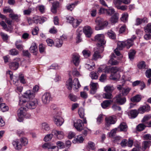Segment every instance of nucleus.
Listing matches in <instances>:
<instances>
[{
	"instance_id": "nucleus-1",
	"label": "nucleus",
	"mask_w": 151,
	"mask_h": 151,
	"mask_svg": "<svg viewBox=\"0 0 151 151\" xmlns=\"http://www.w3.org/2000/svg\"><path fill=\"white\" fill-rule=\"evenodd\" d=\"M19 104L20 105L24 106L28 109H33L36 108L38 104V101L35 99L28 101L23 99H20Z\"/></svg>"
},
{
	"instance_id": "nucleus-2",
	"label": "nucleus",
	"mask_w": 151,
	"mask_h": 151,
	"mask_svg": "<svg viewBox=\"0 0 151 151\" xmlns=\"http://www.w3.org/2000/svg\"><path fill=\"white\" fill-rule=\"evenodd\" d=\"M17 115L18 117L17 120L20 122H22L24 118L29 119L31 117V114L27 113L26 109L22 107H21L18 109Z\"/></svg>"
},
{
	"instance_id": "nucleus-3",
	"label": "nucleus",
	"mask_w": 151,
	"mask_h": 151,
	"mask_svg": "<svg viewBox=\"0 0 151 151\" xmlns=\"http://www.w3.org/2000/svg\"><path fill=\"white\" fill-rule=\"evenodd\" d=\"M95 22L96 24L95 28L96 30L103 29L108 24V22L107 21H104L103 19L99 17L97 18Z\"/></svg>"
},
{
	"instance_id": "nucleus-4",
	"label": "nucleus",
	"mask_w": 151,
	"mask_h": 151,
	"mask_svg": "<svg viewBox=\"0 0 151 151\" xmlns=\"http://www.w3.org/2000/svg\"><path fill=\"white\" fill-rule=\"evenodd\" d=\"M105 37L102 34H99L95 37V41L97 42V44L98 47H101L102 50L101 52L104 50L103 45L106 43V41L104 39Z\"/></svg>"
},
{
	"instance_id": "nucleus-5",
	"label": "nucleus",
	"mask_w": 151,
	"mask_h": 151,
	"mask_svg": "<svg viewBox=\"0 0 151 151\" xmlns=\"http://www.w3.org/2000/svg\"><path fill=\"white\" fill-rule=\"evenodd\" d=\"M105 127L107 129V128L111 124H114L116 121V119L114 116H110L106 117L105 119Z\"/></svg>"
},
{
	"instance_id": "nucleus-6",
	"label": "nucleus",
	"mask_w": 151,
	"mask_h": 151,
	"mask_svg": "<svg viewBox=\"0 0 151 151\" xmlns=\"http://www.w3.org/2000/svg\"><path fill=\"white\" fill-rule=\"evenodd\" d=\"M52 99L50 94L49 93L46 92L42 96V101L43 104L46 105L50 102Z\"/></svg>"
},
{
	"instance_id": "nucleus-7",
	"label": "nucleus",
	"mask_w": 151,
	"mask_h": 151,
	"mask_svg": "<svg viewBox=\"0 0 151 151\" xmlns=\"http://www.w3.org/2000/svg\"><path fill=\"white\" fill-rule=\"evenodd\" d=\"M14 61L9 63V67L11 69L15 70L17 69L19 67L20 59L19 58H17L14 59Z\"/></svg>"
},
{
	"instance_id": "nucleus-8",
	"label": "nucleus",
	"mask_w": 151,
	"mask_h": 151,
	"mask_svg": "<svg viewBox=\"0 0 151 151\" xmlns=\"http://www.w3.org/2000/svg\"><path fill=\"white\" fill-rule=\"evenodd\" d=\"M74 126L77 130L79 132H81L83 130L84 127L82 121L80 119L77 120L74 122Z\"/></svg>"
},
{
	"instance_id": "nucleus-9",
	"label": "nucleus",
	"mask_w": 151,
	"mask_h": 151,
	"mask_svg": "<svg viewBox=\"0 0 151 151\" xmlns=\"http://www.w3.org/2000/svg\"><path fill=\"white\" fill-rule=\"evenodd\" d=\"M34 97V95L32 91L31 90H28L24 93L23 95L20 99H23L26 100V99H29Z\"/></svg>"
},
{
	"instance_id": "nucleus-10",
	"label": "nucleus",
	"mask_w": 151,
	"mask_h": 151,
	"mask_svg": "<svg viewBox=\"0 0 151 151\" xmlns=\"http://www.w3.org/2000/svg\"><path fill=\"white\" fill-rule=\"evenodd\" d=\"M117 88L122 92V94L123 96H126L131 90L130 88H123L122 86L119 85L117 86Z\"/></svg>"
},
{
	"instance_id": "nucleus-11",
	"label": "nucleus",
	"mask_w": 151,
	"mask_h": 151,
	"mask_svg": "<svg viewBox=\"0 0 151 151\" xmlns=\"http://www.w3.org/2000/svg\"><path fill=\"white\" fill-rule=\"evenodd\" d=\"M54 123L58 126H60L63 124L64 120L60 116L56 115L53 117Z\"/></svg>"
},
{
	"instance_id": "nucleus-12",
	"label": "nucleus",
	"mask_w": 151,
	"mask_h": 151,
	"mask_svg": "<svg viewBox=\"0 0 151 151\" xmlns=\"http://www.w3.org/2000/svg\"><path fill=\"white\" fill-rule=\"evenodd\" d=\"M116 100L115 101L121 105L124 104L126 101V99L124 97H122L121 94L114 97L113 100Z\"/></svg>"
},
{
	"instance_id": "nucleus-13",
	"label": "nucleus",
	"mask_w": 151,
	"mask_h": 151,
	"mask_svg": "<svg viewBox=\"0 0 151 151\" xmlns=\"http://www.w3.org/2000/svg\"><path fill=\"white\" fill-rule=\"evenodd\" d=\"M52 133L59 139H62L64 136V133L62 131L54 129L52 130Z\"/></svg>"
},
{
	"instance_id": "nucleus-14",
	"label": "nucleus",
	"mask_w": 151,
	"mask_h": 151,
	"mask_svg": "<svg viewBox=\"0 0 151 151\" xmlns=\"http://www.w3.org/2000/svg\"><path fill=\"white\" fill-rule=\"evenodd\" d=\"M7 75L9 74L10 75V78L11 81H12L13 84L16 86L19 85L18 84V78H19L16 76H13L12 75V72L11 71H8L7 72Z\"/></svg>"
},
{
	"instance_id": "nucleus-15",
	"label": "nucleus",
	"mask_w": 151,
	"mask_h": 151,
	"mask_svg": "<svg viewBox=\"0 0 151 151\" xmlns=\"http://www.w3.org/2000/svg\"><path fill=\"white\" fill-rule=\"evenodd\" d=\"M83 32L87 37H91L92 31L91 27L88 26H86L83 28Z\"/></svg>"
},
{
	"instance_id": "nucleus-16",
	"label": "nucleus",
	"mask_w": 151,
	"mask_h": 151,
	"mask_svg": "<svg viewBox=\"0 0 151 151\" xmlns=\"http://www.w3.org/2000/svg\"><path fill=\"white\" fill-rule=\"evenodd\" d=\"M90 85L91 88L90 93L92 94H94L98 88V84L97 83H93L92 82H91Z\"/></svg>"
},
{
	"instance_id": "nucleus-17",
	"label": "nucleus",
	"mask_w": 151,
	"mask_h": 151,
	"mask_svg": "<svg viewBox=\"0 0 151 151\" xmlns=\"http://www.w3.org/2000/svg\"><path fill=\"white\" fill-rule=\"evenodd\" d=\"M80 56L78 54H75L73 55L72 57V62L75 65H78L80 62Z\"/></svg>"
},
{
	"instance_id": "nucleus-18",
	"label": "nucleus",
	"mask_w": 151,
	"mask_h": 151,
	"mask_svg": "<svg viewBox=\"0 0 151 151\" xmlns=\"http://www.w3.org/2000/svg\"><path fill=\"white\" fill-rule=\"evenodd\" d=\"M41 129L44 133L48 131L50 129L49 124L46 122L42 123L41 124Z\"/></svg>"
},
{
	"instance_id": "nucleus-19",
	"label": "nucleus",
	"mask_w": 151,
	"mask_h": 151,
	"mask_svg": "<svg viewBox=\"0 0 151 151\" xmlns=\"http://www.w3.org/2000/svg\"><path fill=\"white\" fill-rule=\"evenodd\" d=\"M150 109V106L147 104L140 107L138 109V112L141 114H143L145 111H149Z\"/></svg>"
},
{
	"instance_id": "nucleus-20",
	"label": "nucleus",
	"mask_w": 151,
	"mask_h": 151,
	"mask_svg": "<svg viewBox=\"0 0 151 151\" xmlns=\"http://www.w3.org/2000/svg\"><path fill=\"white\" fill-rule=\"evenodd\" d=\"M12 144L16 150H20L22 147V145L20 143V140H19L17 139L13 141L12 142Z\"/></svg>"
},
{
	"instance_id": "nucleus-21",
	"label": "nucleus",
	"mask_w": 151,
	"mask_h": 151,
	"mask_svg": "<svg viewBox=\"0 0 151 151\" xmlns=\"http://www.w3.org/2000/svg\"><path fill=\"white\" fill-rule=\"evenodd\" d=\"M138 114V111L136 110H132L128 113L129 117L132 119L136 118Z\"/></svg>"
},
{
	"instance_id": "nucleus-22",
	"label": "nucleus",
	"mask_w": 151,
	"mask_h": 151,
	"mask_svg": "<svg viewBox=\"0 0 151 151\" xmlns=\"http://www.w3.org/2000/svg\"><path fill=\"white\" fill-rule=\"evenodd\" d=\"M151 141H143L142 144V149L143 151H145L146 149L149 148L151 145Z\"/></svg>"
},
{
	"instance_id": "nucleus-23",
	"label": "nucleus",
	"mask_w": 151,
	"mask_h": 151,
	"mask_svg": "<svg viewBox=\"0 0 151 151\" xmlns=\"http://www.w3.org/2000/svg\"><path fill=\"white\" fill-rule=\"evenodd\" d=\"M81 85L78 78H75L73 81V87L75 90L78 89L80 87Z\"/></svg>"
},
{
	"instance_id": "nucleus-24",
	"label": "nucleus",
	"mask_w": 151,
	"mask_h": 151,
	"mask_svg": "<svg viewBox=\"0 0 151 151\" xmlns=\"http://www.w3.org/2000/svg\"><path fill=\"white\" fill-rule=\"evenodd\" d=\"M84 138L83 136L81 135L78 136L77 137L74 139L73 141V142L74 143H82L83 142L84 140Z\"/></svg>"
},
{
	"instance_id": "nucleus-25",
	"label": "nucleus",
	"mask_w": 151,
	"mask_h": 151,
	"mask_svg": "<svg viewBox=\"0 0 151 151\" xmlns=\"http://www.w3.org/2000/svg\"><path fill=\"white\" fill-rule=\"evenodd\" d=\"M111 57L112 58L108 61V63L111 65H116L118 64L119 62L113 58L115 57V55L114 53L112 54Z\"/></svg>"
},
{
	"instance_id": "nucleus-26",
	"label": "nucleus",
	"mask_w": 151,
	"mask_h": 151,
	"mask_svg": "<svg viewBox=\"0 0 151 151\" xmlns=\"http://www.w3.org/2000/svg\"><path fill=\"white\" fill-rule=\"evenodd\" d=\"M119 17L116 14H114L111 16L110 19L111 22L113 24L117 23Z\"/></svg>"
},
{
	"instance_id": "nucleus-27",
	"label": "nucleus",
	"mask_w": 151,
	"mask_h": 151,
	"mask_svg": "<svg viewBox=\"0 0 151 151\" xmlns=\"http://www.w3.org/2000/svg\"><path fill=\"white\" fill-rule=\"evenodd\" d=\"M147 19L146 17H144L142 19L137 18L136 19L135 24L136 25H138L142 23H147Z\"/></svg>"
},
{
	"instance_id": "nucleus-28",
	"label": "nucleus",
	"mask_w": 151,
	"mask_h": 151,
	"mask_svg": "<svg viewBox=\"0 0 151 151\" xmlns=\"http://www.w3.org/2000/svg\"><path fill=\"white\" fill-rule=\"evenodd\" d=\"M82 28L80 27L77 30L76 34L77 35V42H79L81 41V36L82 33Z\"/></svg>"
},
{
	"instance_id": "nucleus-29",
	"label": "nucleus",
	"mask_w": 151,
	"mask_h": 151,
	"mask_svg": "<svg viewBox=\"0 0 151 151\" xmlns=\"http://www.w3.org/2000/svg\"><path fill=\"white\" fill-rule=\"evenodd\" d=\"M113 101L111 100H105L101 103L102 107L104 109H106L108 107Z\"/></svg>"
},
{
	"instance_id": "nucleus-30",
	"label": "nucleus",
	"mask_w": 151,
	"mask_h": 151,
	"mask_svg": "<svg viewBox=\"0 0 151 151\" xmlns=\"http://www.w3.org/2000/svg\"><path fill=\"white\" fill-rule=\"evenodd\" d=\"M63 43V41L60 39H56L54 42L55 45L57 47H61Z\"/></svg>"
},
{
	"instance_id": "nucleus-31",
	"label": "nucleus",
	"mask_w": 151,
	"mask_h": 151,
	"mask_svg": "<svg viewBox=\"0 0 151 151\" xmlns=\"http://www.w3.org/2000/svg\"><path fill=\"white\" fill-rule=\"evenodd\" d=\"M127 126L126 124L124 122L121 123L118 127V129H119L120 131H126L127 130Z\"/></svg>"
},
{
	"instance_id": "nucleus-32",
	"label": "nucleus",
	"mask_w": 151,
	"mask_h": 151,
	"mask_svg": "<svg viewBox=\"0 0 151 151\" xmlns=\"http://www.w3.org/2000/svg\"><path fill=\"white\" fill-rule=\"evenodd\" d=\"M66 87L69 90H70L72 89L73 87L72 79L71 78H69L67 81L66 83Z\"/></svg>"
},
{
	"instance_id": "nucleus-33",
	"label": "nucleus",
	"mask_w": 151,
	"mask_h": 151,
	"mask_svg": "<svg viewBox=\"0 0 151 151\" xmlns=\"http://www.w3.org/2000/svg\"><path fill=\"white\" fill-rule=\"evenodd\" d=\"M72 24L74 27H76L82 22V20L81 19H74L73 21Z\"/></svg>"
},
{
	"instance_id": "nucleus-34",
	"label": "nucleus",
	"mask_w": 151,
	"mask_h": 151,
	"mask_svg": "<svg viewBox=\"0 0 151 151\" xmlns=\"http://www.w3.org/2000/svg\"><path fill=\"white\" fill-rule=\"evenodd\" d=\"M100 48H99V49H100L98 50V51H99H99H96L95 52L94 54H93V59L95 60H96L98 58H101V55L99 54V53L100 52H101V51L102 49L101 47ZM102 52L103 51L101 52Z\"/></svg>"
},
{
	"instance_id": "nucleus-35",
	"label": "nucleus",
	"mask_w": 151,
	"mask_h": 151,
	"mask_svg": "<svg viewBox=\"0 0 151 151\" xmlns=\"http://www.w3.org/2000/svg\"><path fill=\"white\" fill-rule=\"evenodd\" d=\"M29 50L31 52L36 54L37 51V46L35 43H33L29 48Z\"/></svg>"
},
{
	"instance_id": "nucleus-36",
	"label": "nucleus",
	"mask_w": 151,
	"mask_h": 151,
	"mask_svg": "<svg viewBox=\"0 0 151 151\" xmlns=\"http://www.w3.org/2000/svg\"><path fill=\"white\" fill-rule=\"evenodd\" d=\"M9 110V107L5 103L0 104V110L3 112L7 111Z\"/></svg>"
},
{
	"instance_id": "nucleus-37",
	"label": "nucleus",
	"mask_w": 151,
	"mask_h": 151,
	"mask_svg": "<svg viewBox=\"0 0 151 151\" xmlns=\"http://www.w3.org/2000/svg\"><path fill=\"white\" fill-rule=\"evenodd\" d=\"M141 99V95L137 94L132 98L131 100L132 102H139Z\"/></svg>"
},
{
	"instance_id": "nucleus-38",
	"label": "nucleus",
	"mask_w": 151,
	"mask_h": 151,
	"mask_svg": "<svg viewBox=\"0 0 151 151\" xmlns=\"http://www.w3.org/2000/svg\"><path fill=\"white\" fill-rule=\"evenodd\" d=\"M126 47L127 48H129L133 44V40L132 39H128L127 40L124 41Z\"/></svg>"
},
{
	"instance_id": "nucleus-39",
	"label": "nucleus",
	"mask_w": 151,
	"mask_h": 151,
	"mask_svg": "<svg viewBox=\"0 0 151 151\" xmlns=\"http://www.w3.org/2000/svg\"><path fill=\"white\" fill-rule=\"evenodd\" d=\"M136 51L134 50H130L129 52V57L130 60H132L134 58L135 54H136Z\"/></svg>"
},
{
	"instance_id": "nucleus-40",
	"label": "nucleus",
	"mask_w": 151,
	"mask_h": 151,
	"mask_svg": "<svg viewBox=\"0 0 151 151\" xmlns=\"http://www.w3.org/2000/svg\"><path fill=\"white\" fill-rule=\"evenodd\" d=\"M78 2H79L78 1H75L74 3L69 4L67 6V9L68 10L72 11L74 8L75 6L77 5Z\"/></svg>"
},
{
	"instance_id": "nucleus-41",
	"label": "nucleus",
	"mask_w": 151,
	"mask_h": 151,
	"mask_svg": "<svg viewBox=\"0 0 151 151\" xmlns=\"http://www.w3.org/2000/svg\"><path fill=\"white\" fill-rule=\"evenodd\" d=\"M117 48L119 50H122L126 47L124 41H118L117 43Z\"/></svg>"
},
{
	"instance_id": "nucleus-42",
	"label": "nucleus",
	"mask_w": 151,
	"mask_h": 151,
	"mask_svg": "<svg viewBox=\"0 0 151 151\" xmlns=\"http://www.w3.org/2000/svg\"><path fill=\"white\" fill-rule=\"evenodd\" d=\"M104 90L106 92L111 93L114 90V87L112 86L107 85L104 87Z\"/></svg>"
},
{
	"instance_id": "nucleus-43",
	"label": "nucleus",
	"mask_w": 151,
	"mask_h": 151,
	"mask_svg": "<svg viewBox=\"0 0 151 151\" xmlns=\"http://www.w3.org/2000/svg\"><path fill=\"white\" fill-rule=\"evenodd\" d=\"M120 77V75L119 73L116 74V75H111L110 76V79L114 81H117L119 80Z\"/></svg>"
},
{
	"instance_id": "nucleus-44",
	"label": "nucleus",
	"mask_w": 151,
	"mask_h": 151,
	"mask_svg": "<svg viewBox=\"0 0 151 151\" xmlns=\"http://www.w3.org/2000/svg\"><path fill=\"white\" fill-rule=\"evenodd\" d=\"M78 113L81 118H83L84 115V110L82 107L78 109Z\"/></svg>"
},
{
	"instance_id": "nucleus-45",
	"label": "nucleus",
	"mask_w": 151,
	"mask_h": 151,
	"mask_svg": "<svg viewBox=\"0 0 151 151\" xmlns=\"http://www.w3.org/2000/svg\"><path fill=\"white\" fill-rule=\"evenodd\" d=\"M68 97L71 101L76 102L78 100L77 97L72 93H70L68 96Z\"/></svg>"
},
{
	"instance_id": "nucleus-46",
	"label": "nucleus",
	"mask_w": 151,
	"mask_h": 151,
	"mask_svg": "<svg viewBox=\"0 0 151 151\" xmlns=\"http://www.w3.org/2000/svg\"><path fill=\"white\" fill-rule=\"evenodd\" d=\"M146 64L144 61H141L139 62L137 65L138 68L140 69H143L145 68Z\"/></svg>"
},
{
	"instance_id": "nucleus-47",
	"label": "nucleus",
	"mask_w": 151,
	"mask_h": 151,
	"mask_svg": "<svg viewBox=\"0 0 151 151\" xmlns=\"http://www.w3.org/2000/svg\"><path fill=\"white\" fill-rule=\"evenodd\" d=\"M114 12L115 11L114 9L109 7L108 9H106V14L111 16L114 14Z\"/></svg>"
},
{
	"instance_id": "nucleus-48",
	"label": "nucleus",
	"mask_w": 151,
	"mask_h": 151,
	"mask_svg": "<svg viewBox=\"0 0 151 151\" xmlns=\"http://www.w3.org/2000/svg\"><path fill=\"white\" fill-rule=\"evenodd\" d=\"M88 148L92 150H94L96 149L95 144L92 142L89 141L88 143Z\"/></svg>"
},
{
	"instance_id": "nucleus-49",
	"label": "nucleus",
	"mask_w": 151,
	"mask_h": 151,
	"mask_svg": "<svg viewBox=\"0 0 151 151\" xmlns=\"http://www.w3.org/2000/svg\"><path fill=\"white\" fill-rule=\"evenodd\" d=\"M0 35L3 41H6L8 39L9 36L6 34L1 32L0 33Z\"/></svg>"
},
{
	"instance_id": "nucleus-50",
	"label": "nucleus",
	"mask_w": 151,
	"mask_h": 151,
	"mask_svg": "<svg viewBox=\"0 0 151 151\" xmlns=\"http://www.w3.org/2000/svg\"><path fill=\"white\" fill-rule=\"evenodd\" d=\"M54 134L52 133V134H48L46 135L45 137L44 140L46 142L50 140L53 137Z\"/></svg>"
},
{
	"instance_id": "nucleus-51",
	"label": "nucleus",
	"mask_w": 151,
	"mask_h": 151,
	"mask_svg": "<svg viewBox=\"0 0 151 151\" xmlns=\"http://www.w3.org/2000/svg\"><path fill=\"white\" fill-rule=\"evenodd\" d=\"M107 34L109 38L113 39H115V34L114 32L111 30L107 32Z\"/></svg>"
},
{
	"instance_id": "nucleus-52",
	"label": "nucleus",
	"mask_w": 151,
	"mask_h": 151,
	"mask_svg": "<svg viewBox=\"0 0 151 151\" xmlns=\"http://www.w3.org/2000/svg\"><path fill=\"white\" fill-rule=\"evenodd\" d=\"M103 96L104 98L106 99H111L113 97L111 93L108 92L104 93Z\"/></svg>"
},
{
	"instance_id": "nucleus-53",
	"label": "nucleus",
	"mask_w": 151,
	"mask_h": 151,
	"mask_svg": "<svg viewBox=\"0 0 151 151\" xmlns=\"http://www.w3.org/2000/svg\"><path fill=\"white\" fill-rule=\"evenodd\" d=\"M90 76L92 79H97L98 77L97 73L94 71L91 72L90 73Z\"/></svg>"
},
{
	"instance_id": "nucleus-54",
	"label": "nucleus",
	"mask_w": 151,
	"mask_h": 151,
	"mask_svg": "<svg viewBox=\"0 0 151 151\" xmlns=\"http://www.w3.org/2000/svg\"><path fill=\"white\" fill-rule=\"evenodd\" d=\"M145 127L143 124H139L137 127V129L138 131H141L144 129Z\"/></svg>"
},
{
	"instance_id": "nucleus-55",
	"label": "nucleus",
	"mask_w": 151,
	"mask_h": 151,
	"mask_svg": "<svg viewBox=\"0 0 151 151\" xmlns=\"http://www.w3.org/2000/svg\"><path fill=\"white\" fill-rule=\"evenodd\" d=\"M128 17V14L127 13L123 14L121 19L124 22H126L127 21Z\"/></svg>"
},
{
	"instance_id": "nucleus-56",
	"label": "nucleus",
	"mask_w": 151,
	"mask_h": 151,
	"mask_svg": "<svg viewBox=\"0 0 151 151\" xmlns=\"http://www.w3.org/2000/svg\"><path fill=\"white\" fill-rule=\"evenodd\" d=\"M82 53L84 56L87 58L90 55V52L88 50H85L82 51Z\"/></svg>"
},
{
	"instance_id": "nucleus-57",
	"label": "nucleus",
	"mask_w": 151,
	"mask_h": 151,
	"mask_svg": "<svg viewBox=\"0 0 151 151\" xmlns=\"http://www.w3.org/2000/svg\"><path fill=\"white\" fill-rule=\"evenodd\" d=\"M18 53V51L15 49H11L9 51V54L12 55H17Z\"/></svg>"
},
{
	"instance_id": "nucleus-58",
	"label": "nucleus",
	"mask_w": 151,
	"mask_h": 151,
	"mask_svg": "<svg viewBox=\"0 0 151 151\" xmlns=\"http://www.w3.org/2000/svg\"><path fill=\"white\" fill-rule=\"evenodd\" d=\"M20 143L22 146H25L27 145L28 143V140L25 138L23 137L20 140Z\"/></svg>"
},
{
	"instance_id": "nucleus-59",
	"label": "nucleus",
	"mask_w": 151,
	"mask_h": 151,
	"mask_svg": "<svg viewBox=\"0 0 151 151\" xmlns=\"http://www.w3.org/2000/svg\"><path fill=\"white\" fill-rule=\"evenodd\" d=\"M145 31L146 32L151 33V23L148 24L145 27Z\"/></svg>"
},
{
	"instance_id": "nucleus-60",
	"label": "nucleus",
	"mask_w": 151,
	"mask_h": 151,
	"mask_svg": "<svg viewBox=\"0 0 151 151\" xmlns=\"http://www.w3.org/2000/svg\"><path fill=\"white\" fill-rule=\"evenodd\" d=\"M122 3L121 0H114V3L117 8Z\"/></svg>"
},
{
	"instance_id": "nucleus-61",
	"label": "nucleus",
	"mask_w": 151,
	"mask_h": 151,
	"mask_svg": "<svg viewBox=\"0 0 151 151\" xmlns=\"http://www.w3.org/2000/svg\"><path fill=\"white\" fill-rule=\"evenodd\" d=\"M94 65L93 64L86 63L85 64V67L86 69L90 70H92L93 69V68Z\"/></svg>"
},
{
	"instance_id": "nucleus-62",
	"label": "nucleus",
	"mask_w": 151,
	"mask_h": 151,
	"mask_svg": "<svg viewBox=\"0 0 151 151\" xmlns=\"http://www.w3.org/2000/svg\"><path fill=\"white\" fill-rule=\"evenodd\" d=\"M120 69L116 67H113L111 68V72L112 73H115L119 71Z\"/></svg>"
},
{
	"instance_id": "nucleus-63",
	"label": "nucleus",
	"mask_w": 151,
	"mask_h": 151,
	"mask_svg": "<svg viewBox=\"0 0 151 151\" xmlns=\"http://www.w3.org/2000/svg\"><path fill=\"white\" fill-rule=\"evenodd\" d=\"M9 16L11 17L12 19L17 20L18 19V16L16 14L12 13L9 14Z\"/></svg>"
},
{
	"instance_id": "nucleus-64",
	"label": "nucleus",
	"mask_w": 151,
	"mask_h": 151,
	"mask_svg": "<svg viewBox=\"0 0 151 151\" xmlns=\"http://www.w3.org/2000/svg\"><path fill=\"white\" fill-rule=\"evenodd\" d=\"M45 46L42 44H40L39 46V50L41 53L44 52L45 50Z\"/></svg>"
}]
</instances>
